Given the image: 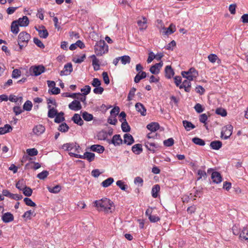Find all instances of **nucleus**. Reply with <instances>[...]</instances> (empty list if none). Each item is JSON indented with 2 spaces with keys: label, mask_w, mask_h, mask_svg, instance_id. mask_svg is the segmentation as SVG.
<instances>
[{
  "label": "nucleus",
  "mask_w": 248,
  "mask_h": 248,
  "mask_svg": "<svg viewBox=\"0 0 248 248\" xmlns=\"http://www.w3.org/2000/svg\"><path fill=\"white\" fill-rule=\"evenodd\" d=\"M72 64L71 63H68L64 65L63 70L61 71L60 75L62 76L68 75L72 72Z\"/></svg>",
  "instance_id": "nucleus-11"
},
{
  "label": "nucleus",
  "mask_w": 248,
  "mask_h": 248,
  "mask_svg": "<svg viewBox=\"0 0 248 248\" xmlns=\"http://www.w3.org/2000/svg\"><path fill=\"white\" fill-rule=\"evenodd\" d=\"M23 191L24 195L27 197H30L32 195V190L28 186H25L24 188L21 190Z\"/></svg>",
  "instance_id": "nucleus-41"
},
{
  "label": "nucleus",
  "mask_w": 248,
  "mask_h": 248,
  "mask_svg": "<svg viewBox=\"0 0 248 248\" xmlns=\"http://www.w3.org/2000/svg\"><path fill=\"white\" fill-rule=\"evenodd\" d=\"M160 190V186L158 185H155L152 189V195L154 198H156L158 196V193Z\"/></svg>",
  "instance_id": "nucleus-39"
},
{
  "label": "nucleus",
  "mask_w": 248,
  "mask_h": 248,
  "mask_svg": "<svg viewBox=\"0 0 248 248\" xmlns=\"http://www.w3.org/2000/svg\"><path fill=\"white\" fill-rule=\"evenodd\" d=\"M159 128V125L157 123H151L147 125V128L152 132H155Z\"/></svg>",
  "instance_id": "nucleus-25"
},
{
  "label": "nucleus",
  "mask_w": 248,
  "mask_h": 248,
  "mask_svg": "<svg viewBox=\"0 0 248 248\" xmlns=\"http://www.w3.org/2000/svg\"><path fill=\"white\" fill-rule=\"evenodd\" d=\"M90 149L92 151L99 154L102 153L105 150V148L103 146L98 144L93 145L90 147Z\"/></svg>",
  "instance_id": "nucleus-21"
},
{
  "label": "nucleus",
  "mask_w": 248,
  "mask_h": 248,
  "mask_svg": "<svg viewBox=\"0 0 248 248\" xmlns=\"http://www.w3.org/2000/svg\"><path fill=\"white\" fill-rule=\"evenodd\" d=\"M194 72H198V71L194 68H191L187 71H183L182 75L183 77H185V75H192Z\"/></svg>",
  "instance_id": "nucleus-50"
},
{
  "label": "nucleus",
  "mask_w": 248,
  "mask_h": 248,
  "mask_svg": "<svg viewBox=\"0 0 248 248\" xmlns=\"http://www.w3.org/2000/svg\"><path fill=\"white\" fill-rule=\"evenodd\" d=\"M91 87L89 85H86L84 88H82L81 89V91L83 92V94L86 95L89 94L91 92Z\"/></svg>",
  "instance_id": "nucleus-63"
},
{
  "label": "nucleus",
  "mask_w": 248,
  "mask_h": 248,
  "mask_svg": "<svg viewBox=\"0 0 248 248\" xmlns=\"http://www.w3.org/2000/svg\"><path fill=\"white\" fill-rule=\"evenodd\" d=\"M194 108L196 112L199 113L202 112L204 110L202 106L199 103H197L195 105Z\"/></svg>",
  "instance_id": "nucleus-64"
},
{
  "label": "nucleus",
  "mask_w": 248,
  "mask_h": 248,
  "mask_svg": "<svg viewBox=\"0 0 248 248\" xmlns=\"http://www.w3.org/2000/svg\"><path fill=\"white\" fill-rule=\"evenodd\" d=\"M145 146L148 150L152 152V153H155L156 151V149L158 147V144L148 140L145 142Z\"/></svg>",
  "instance_id": "nucleus-10"
},
{
  "label": "nucleus",
  "mask_w": 248,
  "mask_h": 248,
  "mask_svg": "<svg viewBox=\"0 0 248 248\" xmlns=\"http://www.w3.org/2000/svg\"><path fill=\"white\" fill-rule=\"evenodd\" d=\"M32 104L31 101H27L23 105V109L27 111H30L31 109Z\"/></svg>",
  "instance_id": "nucleus-52"
},
{
  "label": "nucleus",
  "mask_w": 248,
  "mask_h": 248,
  "mask_svg": "<svg viewBox=\"0 0 248 248\" xmlns=\"http://www.w3.org/2000/svg\"><path fill=\"white\" fill-rule=\"evenodd\" d=\"M198 76V72H194V75H185V77H183L184 78H186V80L188 81L193 80L194 78H196Z\"/></svg>",
  "instance_id": "nucleus-59"
},
{
  "label": "nucleus",
  "mask_w": 248,
  "mask_h": 248,
  "mask_svg": "<svg viewBox=\"0 0 248 248\" xmlns=\"http://www.w3.org/2000/svg\"><path fill=\"white\" fill-rule=\"evenodd\" d=\"M240 238L248 242V230L246 227H244L239 235Z\"/></svg>",
  "instance_id": "nucleus-31"
},
{
  "label": "nucleus",
  "mask_w": 248,
  "mask_h": 248,
  "mask_svg": "<svg viewBox=\"0 0 248 248\" xmlns=\"http://www.w3.org/2000/svg\"><path fill=\"white\" fill-rule=\"evenodd\" d=\"M33 42L37 46L40 48H44L45 47L44 44L37 38H33Z\"/></svg>",
  "instance_id": "nucleus-56"
},
{
  "label": "nucleus",
  "mask_w": 248,
  "mask_h": 248,
  "mask_svg": "<svg viewBox=\"0 0 248 248\" xmlns=\"http://www.w3.org/2000/svg\"><path fill=\"white\" fill-rule=\"evenodd\" d=\"M94 206L98 211L104 212L107 214L111 213L114 210L113 202L107 198L94 201Z\"/></svg>",
  "instance_id": "nucleus-1"
},
{
  "label": "nucleus",
  "mask_w": 248,
  "mask_h": 248,
  "mask_svg": "<svg viewBox=\"0 0 248 248\" xmlns=\"http://www.w3.org/2000/svg\"><path fill=\"white\" fill-rule=\"evenodd\" d=\"M191 83L189 81L185 80L183 81V83L179 86L180 89L184 88L186 92H189L190 90Z\"/></svg>",
  "instance_id": "nucleus-23"
},
{
  "label": "nucleus",
  "mask_w": 248,
  "mask_h": 248,
  "mask_svg": "<svg viewBox=\"0 0 248 248\" xmlns=\"http://www.w3.org/2000/svg\"><path fill=\"white\" fill-rule=\"evenodd\" d=\"M132 152L136 155H140L142 152V145L140 144H136L132 147Z\"/></svg>",
  "instance_id": "nucleus-26"
},
{
  "label": "nucleus",
  "mask_w": 248,
  "mask_h": 248,
  "mask_svg": "<svg viewBox=\"0 0 248 248\" xmlns=\"http://www.w3.org/2000/svg\"><path fill=\"white\" fill-rule=\"evenodd\" d=\"M163 66V62H162L156 63L152 66L150 68V71L153 74H157L160 71V69Z\"/></svg>",
  "instance_id": "nucleus-14"
},
{
  "label": "nucleus",
  "mask_w": 248,
  "mask_h": 248,
  "mask_svg": "<svg viewBox=\"0 0 248 248\" xmlns=\"http://www.w3.org/2000/svg\"><path fill=\"white\" fill-rule=\"evenodd\" d=\"M69 127L65 123L60 124L58 127V130L62 132H66L68 131Z\"/></svg>",
  "instance_id": "nucleus-44"
},
{
  "label": "nucleus",
  "mask_w": 248,
  "mask_h": 248,
  "mask_svg": "<svg viewBox=\"0 0 248 248\" xmlns=\"http://www.w3.org/2000/svg\"><path fill=\"white\" fill-rule=\"evenodd\" d=\"M21 71L17 69H14L12 72V77L13 78H18L21 76Z\"/></svg>",
  "instance_id": "nucleus-60"
},
{
  "label": "nucleus",
  "mask_w": 248,
  "mask_h": 248,
  "mask_svg": "<svg viewBox=\"0 0 248 248\" xmlns=\"http://www.w3.org/2000/svg\"><path fill=\"white\" fill-rule=\"evenodd\" d=\"M165 72V77L168 79L171 78L174 75V71L170 65H167L166 66Z\"/></svg>",
  "instance_id": "nucleus-20"
},
{
  "label": "nucleus",
  "mask_w": 248,
  "mask_h": 248,
  "mask_svg": "<svg viewBox=\"0 0 248 248\" xmlns=\"http://www.w3.org/2000/svg\"><path fill=\"white\" fill-rule=\"evenodd\" d=\"M83 119L86 121H90L93 119V115L91 114L84 111L82 113V115Z\"/></svg>",
  "instance_id": "nucleus-43"
},
{
  "label": "nucleus",
  "mask_w": 248,
  "mask_h": 248,
  "mask_svg": "<svg viewBox=\"0 0 248 248\" xmlns=\"http://www.w3.org/2000/svg\"><path fill=\"white\" fill-rule=\"evenodd\" d=\"M48 175V172L46 170H44L42 172L38 173L37 175V177L40 179L44 180L47 177Z\"/></svg>",
  "instance_id": "nucleus-53"
},
{
  "label": "nucleus",
  "mask_w": 248,
  "mask_h": 248,
  "mask_svg": "<svg viewBox=\"0 0 248 248\" xmlns=\"http://www.w3.org/2000/svg\"><path fill=\"white\" fill-rule=\"evenodd\" d=\"M116 185L124 191H126L127 188V186L124 184V183L121 180L117 181L116 182Z\"/></svg>",
  "instance_id": "nucleus-48"
},
{
  "label": "nucleus",
  "mask_w": 248,
  "mask_h": 248,
  "mask_svg": "<svg viewBox=\"0 0 248 248\" xmlns=\"http://www.w3.org/2000/svg\"><path fill=\"white\" fill-rule=\"evenodd\" d=\"M108 142L109 144H113L115 146H117L122 144L123 140L120 135L116 134L113 136L111 140H108Z\"/></svg>",
  "instance_id": "nucleus-8"
},
{
  "label": "nucleus",
  "mask_w": 248,
  "mask_h": 248,
  "mask_svg": "<svg viewBox=\"0 0 248 248\" xmlns=\"http://www.w3.org/2000/svg\"><path fill=\"white\" fill-rule=\"evenodd\" d=\"M12 130V126L8 124H6L3 127H0V135H3L9 132Z\"/></svg>",
  "instance_id": "nucleus-33"
},
{
  "label": "nucleus",
  "mask_w": 248,
  "mask_h": 248,
  "mask_svg": "<svg viewBox=\"0 0 248 248\" xmlns=\"http://www.w3.org/2000/svg\"><path fill=\"white\" fill-rule=\"evenodd\" d=\"M31 39V35L26 31L21 32L18 36V45H19L18 49L17 51H20L27 46L29 41Z\"/></svg>",
  "instance_id": "nucleus-2"
},
{
  "label": "nucleus",
  "mask_w": 248,
  "mask_h": 248,
  "mask_svg": "<svg viewBox=\"0 0 248 248\" xmlns=\"http://www.w3.org/2000/svg\"><path fill=\"white\" fill-rule=\"evenodd\" d=\"M18 25L21 27H26L29 24V20L27 16H23L16 20Z\"/></svg>",
  "instance_id": "nucleus-19"
},
{
  "label": "nucleus",
  "mask_w": 248,
  "mask_h": 248,
  "mask_svg": "<svg viewBox=\"0 0 248 248\" xmlns=\"http://www.w3.org/2000/svg\"><path fill=\"white\" fill-rule=\"evenodd\" d=\"M120 111V108L118 107H115L110 111V115L112 116L116 117Z\"/></svg>",
  "instance_id": "nucleus-61"
},
{
  "label": "nucleus",
  "mask_w": 248,
  "mask_h": 248,
  "mask_svg": "<svg viewBox=\"0 0 248 248\" xmlns=\"http://www.w3.org/2000/svg\"><path fill=\"white\" fill-rule=\"evenodd\" d=\"M2 218L3 222L7 223L13 221L14 217L12 214L6 213L2 216Z\"/></svg>",
  "instance_id": "nucleus-30"
},
{
  "label": "nucleus",
  "mask_w": 248,
  "mask_h": 248,
  "mask_svg": "<svg viewBox=\"0 0 248 248\" xmlns=\"http://www.w3.org/2000/svg\"><path fill=\"white\" fill-rule=\"evenodd\" d=\"M23 179L19 180L16 184V187L20 190H21L25 186Z\"/></svg>",
  "instance_id": "nucleus-55"
},
{
  "label": "nucleus",
  "mask_w": 248,
  "mask_h": 248,
  "mask_svg": "<svg viewBox=\"0 0 248 248\" xmlns=\"http://www.w3.org/2000/svg\"><path fill=\"white\" fill-rule=\"evenodd\" d=\"M8 99L12 102H17L18 101H19L20 102H21L22 100V97H17L15 95L11 94L9 96V97L8 98Z\"/></svg>",
  "instance_id": "nucleus-45"
},
{
  "label": "nucleus",
  "mask_w": 248,
  "mask_h": 248,
  "mask_svg": "<svg viewBox=\"0 0 248 248\" xmlns=\"http://www.w3.org/2000/svg\"><path fill=\"white\" fill-rule=\"evenodd\" d=\"M163 29L165 30V34H170L175 31V26L171 24L168 28H164Z\"/></svg>",
  "instance_id": "nucleus-37"
},
{
  "label": "nucleus",
  "mask_w": 248,
  "mask_h": 248,
  "mask_svg": "<svg viewBox=\"0 0 248 248\" xmlns=\"http://www.w3.org/2000/svg\"><path fill=\"white\" fill-rule=\"evenodd\" d=\"M2 193L3 195H4L5 196L9 197L11 199H14L16 201L21 200L23 198L21 195L11 193L9 192V190L7 189L3 190Z\"/></svg>",
  "instance_id": "nucleus-7"
},
{
  "label": "nucleus",
  "mask_w": 248,
  "mask_h": 248,
  "mask_svg": "<svg viewBox=\"0 0 248 248\" xmlns=\"http://www.w3.org/2000/svg\"><path fill=\"white\" fill-rule=\"evenodd\" d=\"M135 108L136 110L140 113L142 116H145L146 115V109L142 104L140 103H136Z\"/></svg>",
  "instance_id": "nucleus-16"
},
{
  "label": "nucleus",
  "mask_w": 248,
  "mask_h": 248,
  "mask_svg": "<svg viewBox=\"0 0 248 248\" xmlns=\"http://www.w3.org/2000/svg\"><path fill=\"white\" fill-rule=\"evenodd\" d=\"M47 188L49 192L56 194L61 191V186L60 185H56L53 187L48 186Z\"/></svg>",
  "instance_id": "nucleus-36"
},
{
  "label": "nucleus",
  "mask_w": 248,
  "mask_h": 248,
  "mask_svg": "<svg viewBox=\"0 0 248 248\" xmlns=\"http://www.w3.org/2000/svg\"><path fill=\"white\" fill-rule=\"evenodd\" d=\"M45 67L43 65L32 66L30 68L31 75L38 76L45 71Z\"/></svg>",
  "instance_id": "nucleus-5"
},
{
  "label": "nucleus",
  "mask_w": 248,
  "mask_h": 248,
  "mask_svg": "<svg viewBox=\"0 0 248 248\" xmlns=\"http://www.w3.org/2000/svg\"><path fill=\"white\" fill-rule=\"evenodd\" d=\"M62 148L65 151H71L74 148V143H68L64 144L62 146Z\"/></svg>",
  "instance_id": "nucleus-42"
},
{
  "label": "nucleus",
  "mask_w": 248,
  "mask_h": 248,
  "mask_svg": "<svg viewBox=\"0 0 248 248\" xmlns=\"http://www.w3.org/2000/svg\"><path fill=\"white\" fill-rule=\"evenodd\" d=\"M124 143L127 145H130L134 142V140L132 136L130 134L126 133L124 135Z\"/></svg>",
  "instance_id": "nucleus-15"
},
{
  "label": "nucleus",
  "mask_w": 248,
  "mask_h": 248,
  "mask_svg": "<svg viewBox=\"0 0 248 248\" xmlns=\"http://www.w3.org/2000/svg\"><path fill=\"white\" fill-rule=\"evenodd\" d=\"M45 130V127L43 125L40 124L35 125L32 129L33 134L36 136L41 135L44 133Z\"/></svg>",
  "instance_id": "nucleus-9"
},
{
  "label": "nucleus",
  "mask_w": 248,
  "mask_h": 248,
  "mask_svg": "<svg viewBox=\"0 0 248 248\" xmlns=\"http://www.w3.org/2000/svg\"><path fill=\"white\" fill-rule=\"evenodd\" d=\"M216 113L222 116H226L227 115V112L226 110L222 108H217L216 110Z\"/></svg>",
  "instance_id": "nucleus-58"
},
{
  "label": "nucleus",
  "mask_w": 248,
  "mask_h": 248,
  "mask_svg": "<svg viewBox=\"0 0 248 248\" xmlns=\"http://www.w3.org/2000/svg\"><path fill=\"white\" fill-rule=\"evenodd\" d=\"M147 20L145 17H142L141 19L138 20L137 24L140 30H143L147 28Z\"/></svg>",
  "instance_id": "nucleus-18"
},
{
  "label": "nucleus",
  "mask_w": 248,
  "mask_h": 248,
  "mask_svg": "<svg viewBox=\"0 0 248 248\" xmlns=\"http://www.w3.org/2000/svg\"><path fill=\"white\" fill-rule=\"evenodd\" d=\"M120 59L122 63L124 65L126 63H129L130 62V58L129 56L127 55L120 57Z\"/></svg>",
  "instance_id": "nucleus-47"
},
{
  "label": "nucleus",
  "mask_w": 248,
  "mask_h": 248,
  "mask_svg": "<svg viewBox=\"0 0 248 248\" xmlns=\"http://www.w3.org/2000/svg\"><path fill=\"white\" fill-rule=\"evenodd\" d=\"M164 145L167 147H170L174 144V140L172 138H169L163 141Z\"/></svg>",
  "instance_id": "nucleus-57"
},
{
  "label": "nucleus",
  "mask_w": 248,
  "mask_h": 248,
  "mask_svg": "<svg viewBox=\"0 0 248 248\" xmlns=\"http://www.w3.org/2000/svg\"><path fill=\"white\" fill-rule=\"evenodd\" d=\"M136 91V89L134 87H132L130 90L127 96V100L131 101L132 100L133 97L135 95V93Z\"/></svg>",
  "instance_id": "nucleus-54"
},
{
  "label": "nucleus",
  "mask_w": 248,
  "mask_h": 248,
  "mask_svg": "<svg viewBox=\"0 0 248 248\" xmlns=\"http://www.w3.org/2000/svg\"><path fill=\"white\" fill-rule=\"evenodd\" d=\"M192 140L195 144L197 145H199L200 146H203L205 145L204 141L203 140L200 139L199 138H194L192 139Z\"/></svg>",
  "instance_id": "nucleus-46"
},
{
  "label": "nucleus",
  "mask_w": 248,
  "mask_h": 248,
  "mask_svg": "<svg viewBox=\"0 0 248 248\" xmlns=\"http://www.w3.org/2000/svg\"><path fill=\"white\" fill-rule=\"evenodd\" d=\"M147 74L145 72H140L135 77L134 82L138 83L141 79L145 78Z\"/></svg>",
  "instance_id": "nucleus-22"
},
{
  "label": "nucleus",
  "mask_w": 248,
  "mask_h": 248,
  "mask_svg": "<svg viewBox=\"0 0 248 248\" xmlns=\"http://www.w3.org/2000/svg\"><path fill=\"white\" fill-rule=\"evenodd\" d=\"M48 117L50 118H54L58 113L57 109L52 107L51 105H48Z\"/></svg>",
  "instance_id": "nucleus-29"
},
{
  "label": "nucleus",
  "mask_w": 248,
  "mask_h": 248,
  "mask_svg": "<svg viewBox=\"0 0 248 248\" xmlns=\"http://www.w3.org/2000/svg\"><path fill=\"white\" fill-rule=\"evenodd\" d=\"M113 178L109 177L103 181L101 183V186L104 187H107L110 186L113 183Z\"/></svg>",
  "instance_id": "nucleus-38"
},
{
  "label": "nucleus",
  "mask_w": 248,
  "mask_h": 248,
  "mask_svg": "<svg viewBox=\"0 0 248 248\" xmlns=\"http://www.w3.org/2000/svg\"><path fill=\"white\" fill-rule=\"evenodd\" d=\"M211 179L213 182L216 184H219L222 181V178L220 174L217 171H214L211 174Z\"/></svg>",
  "instance_id": "nucleus-13"
},
{
  "label": "nucleus",
  "mask_w": 248,
  "mask_h": 248,
  "mask_svg": "<svg viewBox=\"0 0 248 248\" xmlns=\"http://www.w3.org/2000/svg\"><path fill=\"white\" fill-rule=\"evenodd\" d=\"M108 122L111 124L115 125L117 123V120L115 116H111L108 119Z\"/></svg>",
  "instance_id": "nucleus-62"
},
{
  "label": "nucleus",
  "mask_w": 248,
  "mask_h": 248,
  "mask_svg": "<svg viewBox=\"0 0 248 248\" xmlns=\"http://www.w3.org/2000/svg\"><path fill=\"white\" fill-rule=\"evenodd\" d=\"M72 120L75 124L79 125L81 126L83 124V121L82 120L80 115L78 114H75L73 116Z\"/></svg>",
  "instance_id": "nucleus-24"
},
{
  "label": "nucleus",
  "mask_w": 248,
  "mask_h": 248,
  "mask_svg": "<svg viewBox=\"0 0 248 248\" xmlns=\"http://www.w3.org/2000/svg\"><path fill=\"white\" fill-rule=\"evenodd\" d=\"M26 152L28 155L31 156L36 155L38 153L37 150L35 148L28 149Z\"/></svg>",
  "instance_id": "nucleus-51"
},
{
  "label": "nucleus",
  "mask_w": 248,
  "mask_h": 248,
  "mask_svg": "<svg viewBox=\"0 0 248 248\" xmlns=\"http://www.w3.org/2000/svg\"><path fill=\"white\" fill-rule=\"evenodd\" d=\"M64 113L60 112L58 113L55 117L54 122L56 123H60L64 121L65 119L63 117Z\"/></svg>",
  "instance_id": "nucleus-35"
},
{
  "label": "nucleus",
  "mask_w": 248,
  "mask_h": 248,
  "mask_svg": "<svg viewBox=\"0 0 248 248\" xmlns=\"http://www.w3.org/2000/svg\"><path fill=\"white\" fill-rule=\"evenodd\" d=\"M233 127L232 125L229 124L224 127L221 132V137L224 139H228L232 134Z\"/></svg>",
  "instance_id": "nucleus-6"
},
{
  "label": "nucleus",
  "mask_w": 248,
  "mask_h": 248,
  "mask_svg": "<svg viewBox=\"0 0 248 248\" xmlns=\"http://www.w3.org/2000/svg\"><path fill=\"white\" fill-rule=\"evenodd\" d=\"M69 155L70 156H74L76 158L86 159L90 162L94 160L95 158V154L94 153L88 152H86L83 155H78L73 152H70Z\"/></svg>",
  "instance_id": "nucleus-4"
},
{
  "label": "nucleus",
  "mask_w": 248,
  "mask_h": 248,
  "mask_svg": "<svg viewBox=\"0 0 248 248\" xmlns=\"http://www.w3.org/2000/svg\"><path fill=\"white\" fill-rule=\"evenodd\" d=\"M19 25L17 23V21L15 20L13 21L11 25V31L15 34H17L19 31Z\"/></svg>",
  "instance_id": "nucleus-27"
},
{
  "label": "nucleus",
  "mask_w": 248,
  "mask_h": 248,
  "mask_svg": "<svg viewBox=\"0 0 248 248\" xmlns=\"http://www.w3.org/2000/svg\"><path fill=\"white\" fill-rule=\"evenodd\" d=\"M36 30L38 32L39 35L41 38L45 39L47 37L48 33L44 26L39 27V29H36Z\"/></svg>",
  "instance_id": "nucleus-17"
},
{
  "label": "nucleus",
  "mask_w": 248,
  "mask_h": 248,
  "mask_svg": "<svg viewBox=\"0 0 248 248\" xmlns=\"http://www.w3.org/2000/svg\"><path fill=\"white\" fill-rule=\"evenodd\" d=\"M208 60L212 63L217 62L218 64L221 62V60L218 58L217 56L215 54H211L208 56Z\"/></svg>",
  "instance_id": "nucleus-28"
},
{
  "label": "nucleus",
  "mask_w": 248,
  "mask_h": 248,
  "mask_svg": "<svg viewBox=\"0 0 248 248\" xmlns=\"http://www.w3.org/2000/svg\"><path fill=\"white\" fill-rule=\"evenodd\" d=\"M94 49L97 56H102L108 51V46L104 41L100 40L96 43Z\"/></svg>",
  "instance_id": "nucleus-3"
},
{
  "label": "nucleus",
  "mask_w": 248,
  "mask_h": 248,
  "mask_svg": "<svg viewBox=\"0 0 248 248\" xmlns=\"http://www.w3.org/2000/svg\"><path fill=\"white\" fill-rule=\"evenodd\" d=\"M24 202L25 204L29 206L35 207L36 206V204L35 202H34L31 199L29 198H25L24 199Z\"/></svg>",
  "instance_id": "nucleus-49"
},
{
  "label": "nucleus",
  "mask_w": 248,
  "mask_h": 248,
  "mask_svg": "<svg viewBox=\"0 0 248 248\" xmlns=\"http://www.w3.org/2000/svg\"><path fill=\"white\" fill-rule=\"evenodd\" d=\"M183 124L186 131H189L195 128V126L193 124L186 120L183 121Z\"/></svg>",
  "instance_id": "nucleus-34"
},
{
  "label": "nucleus",
  "mask_w": 248,
  "mask_h": 248,
  "mask_svg": "<svg viewBox=\"0 0 248 248\" xmlns=\"http://www.w3.org/2000/svg\"><path fill=\"white\" fill-rule=\"evenodd\" d=\"M69 108L74 111H78L80 110L82 107L79 101L75 100L73 101L68 105Z\"/></svg>",
  "instance_id": "nucleus-12"
},
{
  "label": "nucleus",
  "mask_w": 248,
  "mask_h": 248,
  "mask_svg": "<svg viewBox=\"0 0 248 248\" xmlns=\"http://www.w3.org/2000/svg\"><path fill=\"white\" fill-rule=\"evenodd\" d=\"M122 123L121 125V128L123 132H127L130 131V127L128 125L126 120L124 119V121L121 122Z\"/></svg>",
  "instance_id": "nucleus-40"
},
{
  "label": "nucleus",
  "mask_w": 248,
  "mask_h": 248,
  "mask_svg": "<svg viewBox=\"0 0 248 248\" xmlns=\"http://www.w3.org/2000/svg\"><path fill=\"white\" fill-rule=\"evenodd\" d=\"M222 146V142L219 140H215L212 141L210 143V147L214 150H218Z\"/></svg>",
  "instance_id": "nucleus-32"
}]
</instances>
